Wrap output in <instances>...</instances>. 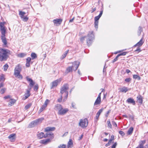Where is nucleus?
Listing matches in <instances>:
<instances>
[{
  "label": "nucleus",
  "instance_id": "1",
  "mask_svg": "<svg viewBox=\"0 0 148 148\" xmlns=\"http://www.w3.org/2000/svg\"><path fill=\"white\" fill-rule=\"evenodd\" d=\"M11 54V52L8 49H0V61L1 62L6 61L9 55Z\"/></svg>",
  "mask_w": 148,
  "mask_h": 148
},
{
  "label": "nucleus",
  "instance_id": "2",
  "mask_svg": "<svg viewBox=\"0 0 148 148\" xmlns=\"http://www.w3.org/2000/svg\"><path fill=\"white\" fill-rule=\"evenodd\" d=\"M4 23L0 22V27H1V39L2 42L4 44V45L6 46L7 45V41L5 37L6 28L5 26H4Z\"/></svg>",
  "mask_w": 148,
  "mask_h": 148
},
{
  "label": "nucleus",
  "instance_id": "3",
  "mask_svg": "<svg viewBox=\"0 0 148 148\" xmlns=\"http://www.w3.org/2000/svg\"><path fill=\"white\" fill-rule=\"evenodd\" d=\"M69 88L68 85L67 84H64L61 88L60 92L61 95L64 96L63 99V101H65L67 98L68 95V92L67 90Z\"/></svg>",
  "mask_w": 148,
  "mask_h": 148
},
{
  "label": "nucleus",
  "instance_id": "4",
  "mask_svg": "<svg viewBox=\"0 0 148 148\" xmlns=\"http://www.w3.org/2000/svg\"><path fill=\"white\" fill-rule=\"evenodd\" d=\"M80 64V62H79L75 61L73 63L72 66H69L67 68L66 70L65 73H68L69 72H72L73 70L75 71H76L78 69Z\"/></svg>",
  "mask_w": 148,
  "mask_h": 148
},
{
  "label": "nucleus",
  "instance_id": "5",
  "mask_svg": "<svg viewBox=\"0 0 148 148\" xmlns=\"http://www.w3.org/2000/svg\"><path fill=\"white\" fill-rule=\"evenodd\" d=\"M21 70V67L19 65L16 66L14 70V75L19 79H21L23 78L22 75L20 74Z\"/></svg>",
  "mask_w": 148,
  "mask_h": 148
},
{
  "label": "nucleus",
  "instance_id": "6",
  "mask_svg": "<svg viewBox=\"0 0 148 148\" xmlns=\"http://www.w3.org/2000/svg\"><path fill=\"white\" fill-rule=\"evenodd\" d=\"M86 39V42L88 46H90L91 44L92 40L94 39L93 32L92 31L89 32Z\"/></svg>",
  "mask_w": 148,
  "mask_h": 148
},
{
  "label": "nucleus",
  "instance_id": "7",
  "mask_svg": "<svg viewBox=\"0 0 148 148\" xmlns=\"http://www.w3.org/2000/svg\"><path fill=\"white\" fill-rule=\"evenodd\" d=\"M88 124V121L86 119H81L80 120L79 125L82 128L86 127Z\"/></svg>",
  "mask_w": 148,
  "mask_h": 148
},
{
  "label": "nucleus",
  "instance_id": "8",
  "mask_svg": "<svg viewBox=\"0 0 148 148\" xmlns=\"http://www.w3.org/2000/svg\"><path fill=\"white\" fill-rule=\"evenodd\" d=\"M44 119L43 118H41L37 119L31 122L29 125L31 127H34L37 125L41 123L42 121Z\"/></svg>",
  "mask_w": 148,
  "mask_h": 148
},
{
  "label": "nucleus",
  "instance_id": "9",
  "mask_svg": "<svg viewBox=\"0 0 148 148\" xmlns=\"http://www.w3.org/2000/svg\"><path fill=\"white\" fill-rule=\"evenodd\" d=\"M62 80V79L60 78L52 82L51 84V88L52 89L53 88L57 86L58 84L60 83Z\"/></svg>",
  "mask_w": 148,
  "mask_h": 148
},
{
  "label": "nucleus",
  "instance_id": "10",
  "mask_svg": "<svg viewBox=\"0 0 148 148\" xmlns=\"http://www.w3.org/2000/svg\"><path fill=\"white\" fill-rule=\"evenodd\" d=\"M26 78L27 80L29 83V85L30 87V88L31 89L33 87V86L34 85L35 83L33 80L32 79L29 78V77L27 76Z\"/></svg>",
  "mask_w": 148,
  "mask_h": 148
},
{
  "label": "nucleus",
  "instance_id": "11",
  "mask_svg": "<svg viewBox=\"0 0 148 148\" xmlns=\"http://www.w3.org/2000/svg\"><path fill=\"white\" fill-rule=\"evenodd\" d=\"M16 134H10L8 138L12 142H14L15 140Z\"/></svg>",
  "mask_w": 148,
  "mask_h": 148
},
{
  "label": "nucleus",
  "instance_id": "12",
  "mask_svg": "<svg viewBox=\"0 0 148 148\" xmlns=\"http://www.w3.org/2000/svg\"><path fill=\"white\" fill-rule=\"evenodd\" d=\"M69 110L67 108L62 109L60 112H58V114L60 115H63L65 114Z\"/></svg>",
  "mask_w": 148,
  "mask_h": 148
},
{
  "label": "nucleus",
  "instance_id": "13",
  "mask_svg": "<svg viewBox=\"0 0 148 148\" xmlns=\"http://www.w3.org/2000/svg\"><path fill=\"white\" fill-rule=\"evenodd\" d=\"M45 137L50 138L49 139H51V140L54 138V134L52 132H47L45 134Z\"/></svg>",
  "mask_w": 148,
  "mask_h": 148
},
{
  "label": "nucleus",
  "instance_id": "14",
  "mask_svg": "<svg viewBox=\"0 0 148 148\" xmlns=\"http://www.w3.org/2000/svg\"><path fill=\"white\" fill-rule=\"evenodd\" d=\"M63 107L60 104H58L55 105V109L56 110L58 111V112H60L61 110H62Z\"/></svg>",
  "mask_w": 148,
  "mask_h": 148
},
{
  "label": "nucleus",
  "instance_id": "15",
  "mask_svg": "<svg viewBox=\"0 0 148 148\" xmlns=\"http://www.w3.org/2000/svg\"><path fill=\"white\" fill-rule=\"evenodd\" d=\"M62 21V19H58L54 20L53 21L54 23L56 24V25H60Z\"/></svg>",
  "mask_w": 148,
  "mask_h": 148
},
{
  "label": "nucleus",
  "instance_id": "16",
  "mask_svg": "<svg viewBox=\"0 0 148 148\" xmlns=\"http://www.w3.org/2000/svg\"><path fill=\"white\" fill-rule=\"evenodd\" d=\"M31 88L29 90H27L26 91V92L25 94V97L23 98V99L24 100L27 99L29 97L30 94V93Z\"/></svg>",
  "mask_w": 148,
  "mask_h": 148
},
{
  "label": "nucleus",
  "instance_id": "17",
  "mask_svg": "<svg viewBox=\"0 0 148 148\" xmlns=\"http://www.w3.org/2000/svg\"><path fill=\"white\" fill-rule=\"evenodd\" d=\"M144 41H143V39L142 38L139 42L134 45V47H135L138 46V47H139L142 45Z\"/></svg>",
  "mask_w": 148,
  "mask_h": 148
},
{
  "label": "nucleus",
  "instance_id": "18",
  "mask_svg": "<svg viewBox=\"0 0 148 148\" xmlns=\"http://www.w3.org/2000/svg\"><path fill=\"white\" fill-rule=\"evenodd\" d=\"M56 129V128L54 127H47L45 129V131L46 132H48L49 131H53Z\"/></svg>",
  "mask_w": 148,
  "mask_h": 148
},
{
  "label": "nucleus",
  "instance_id": "19",
  "mask_svg": "<svg viewBox=\"0 0 148 148\" xmlns=\"http://www.w3.org/2000/svg\"><path fill=\"white\" fill-rule=\"evenodd\" d=\"M127 101L129 103H132L133 105L135 104V102L134 100L132 98H129L127 100Z\"/></svg>",
  "mask_w": 148,
  "mask_h": 148
},
{
  "label": "nucleus",
  "instance_id": "20",
  "mask_svg": "<svg viewBox=\"0 0 148 148\" xmlns=\"http://www.w3.org/2000/svg\"><path fill=\"white\" fill-rule=\"evenodd\" d=\"M103 14V11H100V13L99 15L95 17V21H98V20L101 17Z\"/></svg>",
  "mask_w": 148,
  "mask_h": 148
},
{
  "label": "nucleus",
  "instance_id": "21",
  "mask_svg": "<svg viewBox=\"0 0 148 148\" xmlns=\"http://www.w3.org/2000/svg\"><path fill=\"white\" fill-rule=\"evenodd\" d=\"M103 110V108H102L101 109H100L99 110L98 112L97 113L96 116V119H97V120L98 119L100 114L102 112Z\"/></svg>",
  "mask_w": 148,
  "mask_h": 148
},
{
  "label": "nucleus",
  "instance_id": "22",
  "mask_svg": "<svg viewBox=\"0 0 148 148\" xmlns=\"http://www.w3.org/2000/svg\"><path fill=\"white\" fill-rule=\"evenodd\" d=\"M37 136L38 138H39V139H41L43 138V137L46 138L45 137V135L44 134V133L43 132H41L39 134H37Z\"/></svg>",
  "mask_w": 148,
  "mask_h": 148
},
{
  "label": "nucleus",
  "instance_id": "23",
  "mask_svg": "<svg viewBox=\"0 0 148 148\" xmlns=\"http://www.w3.org/2000/svg\"><path fill=\"white\" fill-rule=\"evenodd\" d=\"M119 89L120 90V91L122 92H126L128 90V89L127 88L125 87L123 88H121Z\"/></svg>",
  "mask_w": 148,
  "mask_h": 148
},
{
  "label": "nucleus",
  "instance_id": "24",
  "mask_svg": "<svg viewBox=\"0 0 148 148\" xmlns=\"http://www.w3.org/2000/svg\"><path fill=\"white\" fill-rule=\"evenodd\" d=\"M73 143L71 139H70L68 143L67 147L68 148H71L72 146Z\"/></svg>",
  "mask_w": 148,
  "mask_h": 148
},
{
  "label": "nucleus",
  "instance_id": "25",
  "mask_svg": "<svg viewBox=\"0 0 148 148\" xmlns=\"http://www.w3.org/2000/svg\"><path fill=\"white\" fill-rule=\"evenodd\" d=\"M145 143V140L142 141L139 146L136 148H143V145Z\"/></svg>",
  "mask_w": 148,
  "mask_h": 148
},
{
  "label": "nucleus",
  "instance_id": "26",
  "mask_svg": "<svg viewBox=\"0 0 148 148\" xmlns=\"http://www.w3.org/2000/svg\"><path fill=\"white\" fill-rule=\"evenodd\" d=\"M137 101L139 103H142L143 102L142 97L141 95L138 96L137 97Z\"/></svg>",
  "mask_w": 148,
  "mask_h": 148
},
{
  "label": "nucleus",
  "instance_id": "27",
  "mask_svg": "<svg viewBox=\"0 0 148 148\" xmlns=\"http://www.w3.org/2000/svg\"><path fill=\"white\" fill-rule=\"evenodd\" d=\"M133 129L134 128L133 127H130L127 131V134L128 135H131L133 132Z\"/></svg>",
  "mask_w": 148,
  "mask_h": 148
},
{
  "label": "nucleus",
  "instance_id": "28",
  "mask_svg": "<svg viewBox=\"0 0 148 148\" xmlns=\"http://www.w3.org/2000/svg\"><path fill=\"white\" fill-rule=\"evenodd\" d=\"M101 102V99L97 98L96 99L94 105H99L100 104Z\"/></svg>",
  "mask_w": 148,
  "mask_h": 148
},
{
  "label": "nucleus",
  "instance_id": "29",
  "mask_svg": "<svg viewBox=\"0 0 148 148\" xmlns=\"http://www.w3.org/2000/svg\"><path fill=\"white\" fill-rule=\"evenodd\" d=\"M19 15L20 16L21 18H23V16H24V15L26 14L25 12H23L21 11H19Z\"/></svg>",
  "mask_w": 148,
  "mask_h": 148
},
{
  "label": "nucleus",
  "instance_id": "30",
  "mask_svg": "<svg viewBox=\"0 0 148 148\" xmlns=\"http://www.w3.org/2000/svg\"><path fill=\"white\" fill-rule=\"evenodd\" d=\"M47 107L46 105L45 104H43L40 108L39 111L40 112H42Z\"/></svg>",
  "mask_w": 148,
  "mask_h": 148
},
{
  "label": "nucleus",
  "instance_id": "31",
  "mask_svg": "<svg viewBox=\"0 0 148 148\" xmlns=\"http://www.w3.org/2000/svg\"><path fill=\"white\" fill-rule=\"evenodd\" d=\"M133 77L135 79H137L138 80H140L141 79L140 77L137 75H133Z\"/></svg>",
  "mask_w": 148,
  "mask_h": 148
},
{
  "label": "nucleus",
  "instance_id": "32",
  "mask_svg": "<svg viewBox=\"0 0 148 148\" xmlns=\"http://www.w3.org/2000/svg\"><path fill=\"white\" fill-rule=\"evenodd\" d=\"M31 56L32 59H34L37 58L36 54L35 53H32L31 54Z\"/></svg>",
  "mask_w": 148,
  "mask_h": 148
},
{
  "label": "nucleus",
  "instance_id": "33",
  "mask_svg": "<svg viewBox=\"0 0 148 148\" xmlns=\"http://www.w3.org/2000/svg\"><path fill=\"white\" fill-rule=\"evenodd\" d=\"M142 31V29L140 26L138 28V36H140V34L141 32Z\"/></svg>",
  "mask_w": 148,
  "mask_h": 148
},
{
  "label": "nucleus",
  "instance_id": "34",
  "mask_svg": "<svg viewBox=\"0 0 148 148\" xmlns=\"http://www.w3.org/2000/svg\"><path fill=\"white\" fill-rule=\"evenodd\" d=\"M26 54L23 53H21L18 54L17 55V56L20 58H23L25 56Z\"/></svg>",
  "mask_w": 148,
  "mask_h": 148
},
{
  "label": "nucleus",
  "instance_id": "35",
  "mask_svg": "<svg viewBox=\"0 0 148 148\" xmlns=\"http://www.w3.org/2000/svg\"><path fill=\"white\" fill-rule=\"evenodd\" d=\"M107 124H108V127L111 128L112 126L110 123V121L109 120H108L107 121Z\"/></svg>",
  "mask_w": 148,
  "mask_h": 148
},
{
  "label": "nucleus",
  "instance_id": "36",
  "mask_svg": "<svg viewBox=\"0 0 148 148\" xmlns=\"http://www.w3.org/2000/svg\"><path fill=\"white\" fill-rule=\"evenodd\" d=\"M6 89L5 88H1L0 90V93L1 94H3L6 90Z\"/></svg>",
  "mask_w": 148,
  "mask_h": 148
},
{
  "label": "nucleus",
  "instance_id": "37",
  "mask_svg": "<svg viewBox=\"0 0 148 148\" xmlns=\"http://www.w3.org/2000/svg\"><path fill=\"white\" fill-rule=\"evenodd\" d=\"M22 20L26 22L27 21L28 18L26 16H23V18H21Z\"/></svg>",
  "mask_w": 148,
  "mask_h": 148
},
{
  "label": "nucleus",
  "instance_id": "38",
  "mask_svg": "<svg viewBox=\"0 0 148 148\" xmlns=\"http://www.w3.org/2000/svg\"><path fill=\"white\" fill-rule=\"evenodd\" d=\"M69 51V50H68L67 51H65V53L62 55V56L61 58L62 59H63L65 57H66L67 53Z\"/></svg>",
  "mask_w": 148,
  "mask_h": 148
},
{
  "label": "nucleus",
  "instance_id": "39",
  "mask_svg": "<svg viewBox=\"0 0 148 148\" xmlns=\"http://www.w3.org/2000/svg\"><path fill=\"white\" fill-rule=\"evenodd\" d=\"M31 105L32 103H29L27 104L25 106V110H27V109L29 108L31 106Z\"/></svg>",
  "mask_w": 148,
  "mask_h": 148
},
{
  "label": "nucleus",
  "instance_id": "40",
  "mask_svg": "<svg viewBox=\"0 0 148 148\" xmlns=\"http://www.w3.org/2000/svg\"><path fill=\"white\" fill-rule=\"evenodd\" d=\"M8 67V66L7 64H6L3 67L4 70L6 71Z\"/></svg>",
  "mask_w": 148,
  "mask_h": 148
},
{
  "label": "nucleus",
  "instance_id": "41",
  "mask_svg": "<svg viewBox=\"0 0 148 148\" xmlns=\"http://www.w3.org/2000/svg\"><path fill=\"white\" fill-rule=\"evenodd\" d=\"M10 102L11 104L12 105L16 101L15 100L13 99H10Z\"/></svg>",
  "mask_w": 148,
  "mask_h": 148
},
{
  "label": "nucleus",
  "instance_id": "42",
  "mask_svg": "<svg viewBox=\"0 0 148 148\" xmlns=\"http://www.w3.org/2000/svg\"><path fill=\"white\" fill-rule=\"evenodd\" d=\"M66 145L64 144H61L58 146L59 148H65Z\"/></svg>",
  "mask_w": 148,
  "mask_h": 148
},
{
  "label": "nucleus",
  "instance_id": "43",
  "mask_svg": "<svg viewBox=\"0 0 148 148\" xmlns=\"http://www.w3.org/2000/svg\"><path fill=\"white\" fill-rule=\"evenodd\" d=\"M98 21H95V27L96 28H98Z\"/></svg>",
  "mask_w": 148,
  "mask_h": 148
},
{
  "label": "nucleus",
  "instance_id": "44",
  "mask_svg": "<svg viewBox=\"0 0 148 148\" xmlns=\"http://www.w3.org/2000/svg\"><path fill=\"white\" fill-rule=\"evenodd\" d=\"M38 85H36L34 86V89L35 91H37L38 89Z\"/></svg>",
  "mask_w": 148,
  "mask_h": 148
},
{
  "label": "nucleus",
  "instance_id": "45",
  "mask_svg": "<svg viewBox=\"0 0 148 148\" xmlns=\"http://www.w3.org/2000/svg\"><path fill=\"white\" fill-rule=\"evenodd\" d=\"M127 53V52H124L122 53H120V54H118V55L119 56H125L126 54V53Z\"/></svg>",
  "mask_w": 148,
  "mask_h": 148
},
{
  "label": "nucleus",
  "instance_id": "46",
  "mask_svg": "<svg viewBox=\"0 0 148 148\" xmlns=\"http://www.w3.org/2000/svg\"><path fill=\"white\" fill-rule=\"evenodd\" d=\"M119 56H118V55L115 58L114 60H113L112 61V63H114V62H116V61L117 60H118V58L119 57Z\"/></svg>",
  "mask_w": 148,
  "mask_h": 148
},
{
  "label": "nucleus",
  "instance_id": "47",
  "mask_svg": "<svg viewBox=\"0 0 148 148\" xmlns=\"http://www.w3.org/2000/svg\"><path fill=\"white\" fill-rule=\"evenodd\" d=\"M46 144H47L48 143H49L51 142V139H45Z\"/></svg>",
  "mask_w": 148,
  "mask_h": 148
},
{
  "label": "nucleus",
  "instance_id": "48",
  "mask_svg": "<svg viewBox=\"0 0 148 148\" xmlns=\"http://www.w3.org/2000/svg\"><path fill=\"white\" fill-rule=\"evenodd\" d=\"M131 80V79L130 78H127L125 79V81L127 82H130Z\"/></svg>",
  "mask_w": 148,
  "mask_h": 148
},
{
  "label": "nucleus",
  "instance_id": "49",
  "mask_svg": "<svg viewBox=\"0 0 148 148\" xmlns=\"http://www.w3.org/2000/svg\"><path fill=\"white\" fill-rule=\"evenodd\" d=\"M40 143L43 144H46V141L45 139L41 140L40 141Z\"/></svg>",
  "mask_w": 148,
  "mask_h": 148
},
{
  "label": "nucleus",
  "instance_id": "50",
  "mask_svg": "<svg viewBox=\"0 0 148 148\" xmlns=\"http://www.w3.org/2000/svg\"><path fill=\"white\" fill-rule=\"evenodd\" d=\"M117 145V143L116 142L115 143L112 145L111 148H115L116 146Z\"/></svg>",
  "mask_w": 148,
  "mask_h": 148
},
{
  "label": "nucleus",
  "instance_id": "51",
  "mask_svg": "<svg viewBox=\"0 0 148 148\" xmlns=\"http://www.w3.org/2000/svg\"><path fill=\"white\" fill-rule=\"evenodd\" d=\"M4 78L3 75H1L0 77V82H1L4 80Z\"/></svg>",
  "mask_w": 148,
  "mask_h": 148
},
{
  "label": "nucleus",
  "instance_id": "52",
  "mask_svg": "<svg viewBox=\"0 0 148 148\" xmlns=\"http://www.w3.org/2000/svg\"><path fill=\"white\" fill-rule=\"evenodd\" d=\"M62 95H61V96H60V97L59 99H58V101L59 102H61L62 99Z\"/></svg>",
  "mask_w": 148,
  "mask_h": 148
},
{
  "label": "nucleus",
  "instance_id": "53",
  "mask_svg": "<svg viewBox=\"0 0 148 148\" xmlns=\"http://www.w3.org/2000/svg\"><path fill=\"white\" fill-rule=\"evenodd\" d=\"M119 134L122 136H123L125 134L124 133V132L123 131H119Z\"/></svg>",
  "mask_w": 148,
  "mask_h": 148
},
{
  "label": "nucleus",
  "instance_id": "54",
  "mask_svg": "<svg viewBox=\"0 0 148 148\" xmlns=\"http://www.w3.org/2000/svg\"><path fill=\"white\" fill-rule=\"evenodd\" d=\"M31 60V58L30 57H28L26 59V62H30Z\"/></svg>",
  "mask_w": 148,
  "mask_h": 148
},
{
  "label": "nucleus",
  "instance_id": "55",
  "mask_svg": "<svg viewBox=\"0 0 148 148\" xmlns=\"http://www.w3.org/2000/svg\"><path fill=\"white\" fill-rule=\"evenodd\" d=\"M86 36H84L80 38V40L82 42H83V41L84 40L85 38H86Z\"/></svg>",
  "mask_w": 148,
  "mask_h": 148
},
{
  "label": "nucleus",
  "instance_id": "56",
  "mask_svg": "<svg viewBox=\"0 0 148 148\" xmlns=\"http://www.w3.org/2000/svg\"><path fill=\"white\" fill-rule=\"evenodd\" d=\"M10 97V95H8L7 96H5L4 97V98L6 99H8V98H9Z\"/></svg>",
  "mask_w": 148,
  "mask_h": 148
},
{
  "label": "nucleus",
  "instance_id": "57",
  "mask_svg": "<svg viewBox=\"0 0 148 148\" xmlns=\"http://www.w3.org/2000/svg\"><path fill=\"white\" fill-rule=\"evenodd\" d=\"M49 101V100H48V99H47L45 101V102L44 103V104H45L46 105V106H47V104H48V102Z\"/></svg>",
  "mask_w": 148,
  "mask_h": 148
},
{
  "label": "nucleus",
  "instance_id": "58",
  "mask_svg": "<svg viewBox=\"0 0 148 148\" xmlns=\"http://www.w3.org/2000/svg\"><path fill=\"white\" fill-rule=\"evenodd\" d=\"M112 124L113 126L117 127V125L116 123L114 121L112 122Z\"/></svg>",
  "mask_w": 148,
  "mask_h": 148
},
{
  "label": "nucleus",
  "instance_id": "59",
  "mask_svg": "<svg viewBox=\"0 0 148 148\" xmlns=\"http://www.w3.org/2000/svg\"><path fill=\"white\" fill-rule=\"evenodd\" d=\"M72 107L73 108H75V104L74 103L72 102Z\"/></svg>",
  "mask_w": 148,
  "mask_h": 148
},
{
  "label": "nucleus",
  "instance_id": "60",
  "mask_svg": "<svg viewBox=\"0 0 148 148\" xmlns=\"http://www.w3.org/2000/svg\"><path fill=\"white\" fill-rule=\"evenodd\" d=\"M30 66L29 62H27L26 64V66L27 67H29Z\"/></svg>",
  "mask_w": 148,
  "mask_h": 148
},
{
  "label": "nucleus",
  "instance_id": "61",
  "mask_svg": "<svg viewBox=\"0 0 148 148\" xmlns=\"http://www.w3.org/2000/svg\"><path fill=\"white\" fill-rule=\"evenodd\" d=\"M138 51L139 52L141 51V50L140 49V48H139V47H138V48L135 51Z\"/></svg>",
  "mask_w": 148,
  "mask_h": 148
},
{
  "label": "nucleus",
  "instance_id": "62",
  "mask_svg": "<svg viewBox=\"0 0 148 148\" xmlns=\"http://www.w3.org/2000/svg\"><path fill=\"white\" fill-rule=\"evenodd\" d=\"M4 86V84L3 83L1 82L0 84V88Z\"/></svg>",
  "mask_w": 148,
  "mask_h": 148
},
{
  "label": "nucleus",
  "instance_id": "63",
  "mask_svg": "<svg viewBox=\"0 0 148 148\" xmlns=\"http://www.w3.org/2000/svg\"><path fill=\"white\" fill-rule=\"evenodd\" d=\"M129 117L130 119H132V120L133 119H134L133 116H131V115H129Z\"/></svg>",
  "mask_w": 148,
  "mask_h": 148
},
{
  "label": "nucleus",
  "instance_id": "64",
  "mask_svg": "<svg viewBox=\"0 0 148 148\" xmlns=\"http://www.w3.org/2000/svg\"><path fill=\"white\" fill-rule=\"evenodd\" d=\"M112 139H110L109 140L108 143L110 145L111 143L112 142Z\"/></svg>",
  "mask_w": 148,
  "mask_h": 148
}]
</instances>
